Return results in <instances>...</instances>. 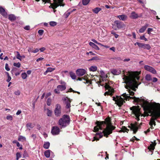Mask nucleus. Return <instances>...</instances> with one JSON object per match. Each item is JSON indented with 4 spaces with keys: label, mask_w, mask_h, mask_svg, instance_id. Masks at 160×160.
Listing matches in <instances>:
<instances>
[{
    "label": "nucleus",
    "mask_w": 160,
    "mask_h": 160,
    "mask_svg": "<svg viewBox=\"0 0 160 160\" xmlns=\"http://www.w3.org/2000/svg\"><path fill=\"white\" fill-rule=\"evenodd\" d=\"M140 73V72L129 71L127 72L126 74L123 75L122 79L124 83L126 84L125 88L128 90L129 94L124 93L122 95V98L118 96H116V97H112V100L115 101V103L118 106H122L125 102L124 100H129L132 98L129 96L130 95H134V92L130 89L135 91V88H137L138 86L140 84H138L137 81L139 79V77L138 76Z\"/></svg>",
    "instance_id": "f257e3e1"
},
{
    "label": "nucleus",
    "mask_w": 160,
    "mask_h": 160,
    "mask_svg": "<svg viewBox=\"0 0 160 160\" xmlns=\"http://www.w3.org/2000/svg\"><path fill=\"white\" fill-rule=\"evenodd\" d=\"M134 101L140 104L145 112L151 114L152 117L149 122L150 128H153V125L155 126V120L160 117V104L153 102L150 103L143 99L137 98L135 97L132 98Z\"/></svg>",
    "instance_id": "f03ea898"
},
{
    "label": "nucleus",
    "mask_w": 160,
    "mask_h": 160,
    "mask_svg": "<svg viewBox=\"0 0 160 160\" xmlns=\"http://www.w3.org/2000/svg\"><path fill=\"white\" fill-rule=\"evenodd\" d=\"M97 126L94 127V132H97L99 129L102 131V132L97 133L92 141L95 140H98L99 138H101L103 135L107 137L115 129V127L111 124L110 118L109 117L106 118L104 121L97 122Z\"/></svg>",
    "instance_id": "7ed1b4c3"
},
{
    "label": "nucleus",
    "mask_w": 160,
    "mask_h": 160,
    "mask_svg": "<svg viewBox=\"0 0 160 160\" xmlns=\"http://www.w3.org/2000/svg\"><path fill=\"white\" fill-rule=\"evenodd\" d=\"M25 1V0H23ZM39 1L40 0H36ZM45 3L48 2L51 3V5L49 7L50 8H52L53 9L56 8L59 6H63L62 4L63 0H42Z\"/></svg>",
    "instance_id": "20e7f679"
},
{
    "label": "nucleus",
    "mask_w": 160,
    "mask_h": 160,
    "mask_svg": "<svg viewBox=\"0 0 160 160\" xmlns=\"http://www.w3.org/2000/svg\"><path fill=\"white\" fill-rule=\"evenodd\" d=\"M70 118L69 116L64 115L58 121V124L61 128H64L69 124Z\"/></svg>",
    "instance_id": "39448f33"
},
{
    "label": "nucleus",
    "mask_w": 160,
    "mask_h": 160,
    "mask_svg": "<svg viewBox=\"0 0 160 160\" xmlns=\"http://www.w3.org/2000/svg\"><path fill=\"white\" fill-rule=\"evenodd\" d=\"M130 109L135 115L137 120L138 121L140 120L139 117L141 115L139 107V106H134L131 107Z\"/></svg>",
    "instance_id": "423d86ee"
},
{
    "label": "nucleus",
    "mask_w": 160,
    "mask_h": 160,
    "mask_svg": "<svg viewBox=\"0 0 160 160\" xmlns=\"http://www.w3.org/2000/svg\"><path fill=\"white\" fill-rule=\"evenodd\" d=\"M105 88L106 89L108 90V91L106 92L104 94V96L107 95L112 96L114 92L113 89L111 88L108 84L106 83Z\"/></svg>",
    "instance_id": "0eeeda50"
},
{
    "label": "nucleus",
    "mask_w": 160,
    "mask_h": 160,
    "mask_svg": "<svg viewBox=\"0 0 160 160\" xmlns=\"http://www.w3.org/2000/svg\"><path fill=\"white\" fill-rule=\"evenodd\" d=\"M91 78H92V81H94L96 82V83L98 84V85H102L101 83L102 82V80L100 77L97 75H91Z\"/></svg>",
    "instance_id": "6e6552de"
},
{
    "label": "nucleus",
    "mask_w": 160,
    "mask_h": 160,
    "mask_svg": "<svg viewBox=\"0 0 160 160\" xmlns=\"http://www.w3.org/2000/svg\"><path fill=\"white\" fill-rule=\"evenodd\" d=\"M61 106L58 104H57L56 105V108L54 110L55 115L57 116H60L61 113Z\"/></svg>",
    "instance_id": "1a4fd4ad"
},
{
    "label": "nucleus",
    "mask_w": 160,
    "mask_h": 160,
    "mask_svg": "<svg viewBox=\"0 0 160 160\" xmlns=\"http://www.w3.org/2000/svg\"><path fill=\"white\" fill-rule=\"evenodd\" d=\"M66 89V86L65 85H58L57 88L54 90V92L58 94L60 93V91H62Z\"/></svg>",
    "instance_id": "9d476101"
},
{
    "label": "nucleus",
    "mask_w": 160,
    "mask_h": 160,
    "mask_svg": "<svg viewBox=\"0 0 160 160\" xmlns=\"http://www.w3.org/2000/svg\"><path fill=\"white\" fill-rule=\"evenodd\" d=\"M86 72V70L84 69H77L76 71V74L79 77L82 76Z\"/></svg>",
    "instance_id": "9b49d317"
},
{
    "label": "nucleus",
    "mask_w": 160,
    "mask_h": 160,
    "mask_svg": "<svg viewBox=\"0 0 160 160\" xmlns=\"http://www.w3.org/2000/svg\"><path fill=\"white\" fill-rule=\"evenodd\" d=\"M145 69L151 73L155 74L157 73L156 70L152 67L148 65H145L144 66Z\"/></svg>",
    "instance_id": "f8f14e48"
},
{
    "label": "nucleus",
    "mask_w": 160,
    "mask_h": 160,
    "mask_svg": "<svg viewBox=\"0 0 160 160\" xmlns=\"http://www.w3.org/2000/svg\"><path fill=\"white\" fill-rule=\"evenodd\" d=\"M138 45L140 48H143L144 49L149 50L151 48V46L149 44H145L143 43H138Z\"/></svg>",
    "instance_id": "ddd939ff"
},
{
    "label": "nucleus",
    "mask_w": 160,
    "mask_h": 160,
    "mask_svg": "<svg viewBox=\"0 0 160 160\" xmlns=\"http://www.w3.org/2000/svg\"><path fill=\"white\" fill-rule=\"evenodd\" d=\"M60 132V129L57 127H53L52 128L51 132L53 135H56L59 134Z\"/></svg>",
    "instance_id": "4468645a"
},
{
    "label": "nucleus",
    "mask_w": 160,
    "mask_h": 160,
    "mask_svg": "<svg viewBox=\"0 0 160 160\" xmlns=\"http://www.w3.org/2000/svg\"><path fill=\"white\" fill-rule=\"evenodd\" d=\"M114 24L115 25H116L118 29L122 28L125 26L124 24H122L119 21L117 20L114 21Z\"/></svg>",
    "instance_id": "2eb2a0df"
},
{
    "label": "nucleus",
    "mask_w": 160,
    "mask_h": 160,
    "mask_svg": "<svg viewBox=\"0 0 160 160\" xmlns=\"http://www.w3.org/2000/svg\"><path fill=\"white\" fill-rule=\"evenodd\" d=\"M137 123L136 122L135 124H131V129L133 131V133H136L138 129V127L137 126Z\"/></svg>",
    "instance_id": "dca6fc26"
},
{
    "label": "nucleus",
    "mask_w": 160,
    "mask_h": 160,
    "mask_svg": "<svg viewBox=\"0 0 160 160\" xmlns=\"http://www.w3.org/2000/svg\"><path fill=\"white\" fill-rule=\"evenodd\" d=\"M0 13L4 17L7 18V13L6 12L4 9L1 7H0Z\"/></svg>",
    "instance_id": "f3484780"
},
{
    "label": "nucleus",
    "mask_w": 160,
    "mask_h": 160,
    "mask_svg": "<svg viewBox=\"0 0 160 160\" xmlns=\"http://www.w3.org/2000/svg\"><path fill=\"white\" fill-rule=\"evenodd\" d=\"M121 72V71L119 69H113L111 70L112 73L114 75H118Z\"/></svg>",
    "instance_id": "a211bd4d"
},
{
    "label": "nucleus",
    "mask_w": 160,
    "mask_h": 160,
    "mask_svg": "<svg viewBox=\"0 0 160 160\" xmlns=\"http://www.w3.org/2000/svg\"><path fill=\"white\" fill-rule=\"evenodd\" d=\"M117 18H118L120 20L124 21L126 20L127 18L128 17L127 16L125 15H118L117 16Z\"/></svg>",
    "instance_id": "6ab92c4d"
},
{
    "label": "nucleus",
    "mask_w": 160,
    "mask_h": 160,
    "mask_svg": "<svg viewBox=\"0 0 160 160\" xmlns=\"http://www.w3.org/2000/svg\"><path fill=\"white\" fill-rule=\"evenodd\" d=\"M148 26V24H146L144 26L142 27L141 28L139 31L140 33H143V32L145 30H146L147 27Z\"/></svg>",
    "instance_id": "aec40b11"
},
{
    "label": "nucleus",
    "mask_w": 160,
    "mask_h": 160,
    "mask_svg": "<svg viewBox=\"0 0 160 160\" xmlns=\"http://www.w3.org/2000/svg\"><path fill=\"white\" fill-rule=\"evenodd\" d=\"M156 145V143L155 142H152L150 144V146L148 147V149L150 151H153L154 149V147Z\"/></svg>",
    "instance_id": "412c9836"
},
{
    "label": "nucleus",
    "mask_w": 160,
    "mask_h": 160,
    "mask_svg": "<svg viewBox=\"0 0 160 160\" xmlns=\"http://www.w3.org/2000/svg\"><path fill=\"white\" fill-rule=\"evenodd\" d=\"M89 45L92 48H94L95 49L97 50H99L100 49L99 48L97 45H96L94 43L92 42H89Z\"/></svg>",
    "instance_id": "4be33fe9"
},
{
    "label": "nucleus",
    "mask_w": 160,
    "mask_h": 160,
    "mask_svg": "<svg viewBox=\"0 0 160 160\" xmlns=\"http://www.w3.org/2000/svg\"><path fill=\"white\" fill-rule=\"evenodd\" d=\"M130 18L132 19H136L138 17V16L137 14L135 12H132L130 16Z\"/></svg>",
    "instance_id": "5701e85b"
},
{
    "label": "nucleus",
    "mask_w": 160,
    "mask_h": 160,
    "mask_svg": "<svg viewBox=\"0 0 160 160\" xmlns=\"http://www.w3.org/2000/svg\"><path fill=\"white\" fill-rule=\"evenodd\" d=\"M97 68L96 66H92L89 68V70L90 71L95 72L97 70Z\"/></svg>",
    "instance_id": "b1692460"
},
{
    "label": "nucleus",
    "mask_w": 160,
    "mask_h": 160,
    "mask_svg": "<svg viewBox=\"0 0 160 160\" xmlns=\"http://www.w3.org/2000/svg\"><path fill=\"white\" fill-rule=\"evenodd\" d=\"M101 10V8H96L92 10V11L95 13L97 14Z\"/></svg>",
    "instance_id": "393cba45"
},
{
    "label": "nucleus",
    "mask_w": 160,
    "mask_h": 160,
    "mask_svg": "<svg viewBox=\"0 0 160 160\" xmlns=\"http://www.w3.org/2000/svg\"><path fill=\"white\" fill-rule=\"evenodd\" d=\"M18 140L19 141L24 142L26 140V138L25 137L20 135L18 137Z\"/></svg>",
    "instance_id": "a878e982"
},
{
    "label": "nucleus",
    "mask_w": 160,
    "mask_h": 160,
    "mask_svg": "<svg viewBox=\"0 0 160 160\" xmlns=\"http://www.w3.org/2000/svg\"><path fill=\"white\" fill-rule=\"evenodd\" d=\"M51 151L48 150L45 151L44 152V155L47 158H48L50 157V152Z\"/></svg>",
    "instance_id": "bb28decb"
},
{
    "label": "nucleus",
    "mask_w": 160,
    "mask_h": 160,
    "mask_svg": "<svg viewBox=\"0 0 160 160\" xmlns=\"http://www.w3.org/2000/svg\"><path fill=\"white\" fill-rule=\"evenodd\" d=\"M26 127L28 129L30 130L34 127V125L31 123H28L26 124Z\"/></svg>",
    "instance_id": "cd10ccee"
},
{
    "label": "nucleus",
    "mask_w": 160,
    "mask_h": 160,
    "mask_svg": "<svg viewBox=\"0 0 160 160\" xmlns=\"http://www.w3.org/2000/svg\"><path fill=\"white\" fill-rule=\"evenodd\" d=\"M71 101H69L68 102H67L66 103V108L67 109H68L67 112L70 111V108L71 107V104H70Z\"/></svg>",
    "instance_id": "c85d7f7f"
},
{
    "label": "nucleus",
    "mask_w": 160,
    "mask_h": 160,
    "mask_svg": "<svg viewBox=\"0 0 160 160\" xmlns=\"http://www.w3.org/2000/svg\"><path fill=\"white\" fill-rule=\"evenodd\" d=\"M50 143L49 142H45L43 144V147L45 149H48L50 146Z\"/></svg>",
    "instance_id": "c756f323"
},
{
    "label": "nucleus",
    "mask_w": 160,
    "mask_h": 160,
    "mask_svg": "<svg viewBox=\"0 0 160 160\" xmlns=\"http://www.w3.org/2000/svg\"><path fill=\"white\" fill-rule=\"evenodd\" d=\"M8 18L11 21H13L16 19V18L13 15L11 14L9 15Z\"/></svg>",
    "instance_id": "7c9ffc66"
},
{
    "label": "nucleus",
    "mask_w": 160,
    "mask_h": 160,
    "mask_svg": "<svg viewBox=\"0 0 160 160\" xmlns=\"http://www.w3.org/2000/svg\"><path fill=\"white\" fill-rule=\"evenodd\" d=\"M145 79L147 81H151L152 79L151 76L150 74H147L145 77Z\"/></svg>",
    "instance_id": "2f4dec72"
},
{
    "label": "nucleus",
    "mask_w": 160,
    "mask_h": 160,
    "mask_svg": "<svg viewBox=\"0 0 160 160\" xmlns=\"http://www.w3.org/2000/svg\"><path fill=\"white\" fill-rule=\"evenodd\" d=\"M70 76L73 79H75L76 78V76L74 73L72 72H70Z\"/></svg>",
    "instance_id": "473e14b6"
},
{
    "label": "nucleus",
    "mask_w": 160,
    "mask_h": 160,
    "mask_svg": "<svg viewBox=\"0 0 160 160\" xmlns=\"http://www.w3.org/2000/svg\"><path fill=\"white\" fill-rule=\"evenodd\" d=\"M55 69L54 68H48L46 70V72H51Z\"/></svg>",
    "instance_id": "72a5a7b5"
},
{
    "label": "nucleus",
    "mask_w": 160,
    "mask_h": 160,
    "mask_svg": "<svg viewBox=\"0 0 160 160\" xmlns=\"http://www.w3.org/2000/svg\"><path fill=\"white\" fill-rule=\"evenodd\" d=\"M153 31V29L151 28H148L147 30V32L150 35L151 34H152V32Z\"/></svg>",
    "instance_id": "f704fd0d"
},
{
    "label": "nucleus",
    "mask_w": 160,
    "mask_h": 160,
    "mask_svg": "<svg viewBox=\"0 0 160 160\" xmlns=\"http://www.w3.org/2000/svg\"><path fill=\"white\" fill-rule=\"evenodd\" d=\"M71 13V12L70 11V10H68L65 14L64 15L66 18H67L70 14Z\"/></svg>",
    "instance_id": "c9c22d12"
},
{
    "label": "nucleus",
    "mask_w": 160,
    "mask_h": 160,
    "mask_svg": "<svg viewBox=\"0 0 160 160\" xmlns=\"http://www.w3.org/2000/svg\"><path fill=\"white\" fill-rule=\"evenodd\" d=\"M21 76L23 79H25L27 77V75L26 72H24L22 74Z\"/></svg>",
    "instance_id": "e433bc0d"
},
{
    "label": "nucleus",
    "mask_w": 160,
    "mask_h": 160,
    "mask_svg": "<svg viewBox=\"0 0 160 160\" xmlns=\"http://www.w3.org/2000/svg\"><path fill=\"white\" fill-rule=\"evenodd\" d=\"M90 2V0H82V4L83 5H87Z\"/></svg>",
    "instance_id": "4c0bfd02"
},
{
    "label": "nucleus",
    "mask_w": 160,
    "mask_h": 160,
    "mask_svg": "<svg viewBox=\"0 0 160 160\" xmlns=\"http://www.w3.org/2000/svg\"><path fill=\"white\" fill-rule=\"evenodd\" d=\"M47 114L48 116H51L52 115V112L51 110H50L49 109H47Z\"/></svg>",
    "instance_id": "58836bf2"
},
{
    "label": "nucleus",
    "mask_w": 160,
    "mask_h": 160,
    "mask_svg": "<svg viewBox=\"0 0 160 160\" xmlns=\"http://www.w3.org/2000/svg\"><path fill=\"white\" fill-rule=\"evenodd\" d=\"M127 130H128L125 127H122V129H121L119 132H127Z\"/></svg>",
    "instance_id": "ea45409f"
},
{
    "label": "nucleus",
    "mask_w": 160,
    "mask_h": 160,
    "mask_svg": "<svg viewBox=\"0 0 160 160\" xmlns=\"http://www.w3.org/2000/svg\"><path fill=\"white\" fill-rule=\"evenodd\" d=\"M49 24L52 26H54L57 25V22L54 21H51L50 22Z\"/></svg>",
    "instance_id": "a19ab883"
},
{
    "label": "nucleus",
    "mask_w": 160,
    "mask_h": 160,
    "mask_svg": "<svg viewBox=\"0 0 160 160\" xmlns=\"http://www.w3.org/2000/svg\"><path fill=\"white\" fill-rule=\"evenodd\" d=\"M17 55L16 56L17 58L19 59L20 61H21L22 59L21 58V56L20 55L19 52H17Z\"/></svg>",
    "instance_id": "79ce46f5"
},
{
    "label": "nucleus",
    "mask_w": 160,
    "mask_h": 160,
    "mask_svg": "<svg viewBox=\"0 0 160 160\" xmlns=\"http://www.w3.org/2000/svg\"><path fill=\"white\" fill-rule=\"evenodd\" d=\"M6 119L8 120H9L10 121H12V120L13 118L12 115H8L6 117Z\"/></svg>",
    "instance_id": "37998d69"
},
{
    "label": "nucleus",
    "mask_w": 160,
    "mask_h": 160,
    "mask_svg": "<svg viewBox=\"0 0 160 160\" xmlns=\"http://www.w3.org/2000/svg\"><path fill=\"white\" fill-rule=\"evenodd\" d=\"M21 157V154L19 152H17L16 153V160H18L19 158Z\"/></svg>",
    "instance_id": "c03bdc74"
},
{
    "label": "nucleus",
    "mask_w": 160,
    "mask_h": 160,
    "mask_svg": "<svg viewBox=\"0 0 160 160\" xmlns=\"http://www.w3.org/2000/svg\"><path fill=\"white\" fill-rule=\"evenodd\" d=\"M13 66L18 68H19L21 66V64L19 62L14 63H13Z\"/></svg>",
    "instance_id": "a18cd8bd"
},
{
    "label": "nucleus",
    "mask_w": 160,
    "mask_h": 160,
    "mask_svg": "<svg viewBox=\"0 0 160 160\" xmlns=\"http://www.w3.org/2000/svg\"><path fill=\"white\" fill-rule=\"evenodd\" d=\"M138 1L140 3L143 4L142 5L143 6L144 4L146 3V0H138Z\"/></svg>",
    "instance_id": "49530a36"
},
{
    "label": "nucleus",
    "mask_w": 160,
    "mask_h": 160,
    "mask_svg": "<svg viewBox=\"0 0 160 160\" xmlns=\"http://www.w3.org/2000/svg\"><path fill=\"white\" fill-rule=\"evenodd\" d=\"M5 68L7 71H9L10 70V69L8 63H6L5 64Z\"/></svg>",
    "instance_id": "de8ad7c7"
},
{
    "label": "nucleus",
    "mask_w": 160,
    "mask_h": 160,
    "mask_svg": "<svg viewBox=\"0 0 160 160\" xmlns=\"http://www.w3.org/2000/svg\"><path fill=\"white\" fill-rule=\"evenodd\" d=\"M62 99L63 100V101H66V103L68 102L69 101H70L69 98H68L67 97H64Z\"/></svg>",
    "instance_id": "09e8293b"
},
{
    "label": "nucleus",
    "mask_w": 160,
    "mask_h": 160,
    "mask_svg": "<svg viewBox=\"0 0 160 160\" xmlns=\"http://www.w3.org/2000/svg\"><path fill=\"white\" fill-rule=\"evenodd\" d=\"M140 39L141 40H144L146 41L148 40L147 39L145 38L144 35H143L142 36H141L140 37Z\"/></svg>",
    "instance_id": "8fccbe9b"
},
{
    "label": "nucleus",
    "mask_w": 160,
    "mask_h": 160,
    "mask_svg": "<svg viewBox=\"0 0 160 160\" xmlns=\"http://www.w3.org/2000/svg\"><path fill=\"white\" fill-rule=\"evenodd\" d=\"M51 100L50 98H48L47 99V103L48 106H50L51 104Z\"/></svg>",
    "instance_id": "3c124183"
},
{
    "label": "nucleus",
    "mask_w": 160,
    "mask_h": 160,
    "mask_svg": "<svg viewBox=\"0 0 160 160\" xmlns=\"http://www.w3.org/2000/svg\"><path fill=\"white\" fill-rule=\"evenodd\" d=\"M14 93L16 95L19 96L20 95V92L19 90H18L15 92Z\"/></svg>",
    "instance_id": "603ef678"
},
{
    "label": "nucleus",
    "mask_w": 160,
    "mask_h": 160,
    "mask_svg": "<svg viewBox=\"0 0 160 160\" xmlns=\"http://www.w3.org/2000/svg\"><path fill=\"white\" fill-rule=\"evenodd\" d=\"M44 32V31L42 30H39L38 31V33L40 35H42Z\"/></svg>",
    "instance_id": "864d4df0"
},
{
    "label": "nucleus",
    "mask_w": 160,
    "mask_h": 160,
    "mask_svg": "<svg viewBox=\"0 0 160 160\" xmlns=\"http://www.w3.org/2000/svg\"><path fill=\"white\" fill-rule=\"evenodd\" d=\"M59 83L60 84H62L61 85H65L66 86V83L64 81L61 80L59 81Z\"/></svg>",
    "instance_id": "5fc2aeb1"
},
{
    "label": "nucleus",
    "mask_w": 160,
    "mask_h": 160,
    "mask_svg": "<svg viewBox=\"0 0 160 160\" xmlns=\"http://www.w3.org/2000/svg\"><path fill=\"white\" fill-rule=\"evenodd\" d=\"M68 92H77L78 94L80 93V92H77L74 91V90H73L72 89V88H70L69 89V91H68Z\"/></svg>",
    "instance_id": "6e6d98bb"
},
{
    "label": "nucleus",
    "mask_w": 160,
    "mask_h": 160,
    "mask_svg": "<svg viewBox=\"0 0 160 160\" xmlns=\"http://www.w3.org/2000/svg\"><path fill=\"white\" fill-rule=\"evenodd\" d=\"M24 28V29L27 30H29L30 29V27L29 26H25Z\"/></svg>",
    "instance_id": "4d7b16f0"
},
{
    "label": "nucleus",
    "mask_w": 160,
    "mask_h": 160,
    "mask_svg": "<svg viewBox=\"0 0 160 160\" xmlns=\"http://www.w3.org/2000/svg\"><path fill=\"white\" fill-rule=\"evenodd\" d=\"M11 79V77L9 76H8V79L7 80V81L8 82H9Z\"/></svg>",
    "instance_id": "13d9d810"
},
{
    "label": "nucleus",
    "mask_w": 160,
    "mask_h": 160,
    "mask_svg": "<svg viewBox=\"0 0 160 160\" xmlns=\"http://www.w3.org/2000/svg\"><path fill=\"white\" fill-rule=\"evenodd\" d=\"M43 59H44V58H43L41 57V58H39L37 59L36 60V61L37 62H38L39 61L42 60H43Z\"/></svg>",
    "instance_id": "bf43d9fd"
},
{
    "label": "nucleus",
    "mask_w": 160,
    "mask_h": 160,
    "mask_svg": "<svg viewBox=\"0 0 160 160\" xmlns=\"http://www.w3.org/2000/svg\"><path fill=\"white\" fill-rule=\"evenodd\" d=\"M45 49H46V48L44 47H42L40 49V51L41 52H43L45 50Z\"/></svg>",
    "instance_id": "052dcab7"
},
{
    "label": "nucleus",
    "mask_w": 160,
    "mask_h": 160,
    "mask_svg": "<svg viewBox=\"0 0 160 160\" xmlns=\"http://www.w3.org/2000/svg\"><path fill=\"white\" fill-rule=\"evenodd\" d=\"M51 95V93L50 92L48 93H47L46 96L45 98H47L48 96H50Z\"/></svg>",
    "instance_id": "680f3d73"
},
{
    "label": "nucleus",
    "mask_w": 160,
    "mask_h": 160,
    "mask_svg": "<svg viewBox=\"0 0 160 160\" xmlns=\"http://www.w3.org/2000/svg\"><path fill=\"white\" fill-rule=\"evenodd\" d=\"M39 51V49L38 48H36L34 51H32V52L36 53L38 52Z\"/></svg>",
    "instance_id": "e2e57ef3"
},
{
    "label": "nucleus",
    "mask_w": 160,
    "mask_h": 160,
    "mask_svg": "<svg viewBox=\"0 0 160 160\" xmlns=\"http://www.w3.org/2000/svg\"><path fill=\"white\" fill-rule=\"evenodd\" d=\"M21 112H21V110H18L16 112V114L17 115H19L21 113Z\"/></svg>",
    "instance_id": "0e129e2a"
},
{
    "label": "nucleus",
    "mask_w": 160,
    "mask_h": 160,
    "mask_svg": "<svg viewBox=\"0 0 160 160\" xmlns=\"http://www.w3.org/2000/svg\"><path fill=\"white\" fill-rule=\"evenodd\" d=\"M132 35L133 38L134 39H136V37L135 33L134 32H132Z\"/></svg>",
    "instance_id": "69168bd1"
},
{
    "label": "nucleus",
    "mask_w": 160,
    "mask_h": 160,
    "mask_svg": "<svg viewBox=\"0 0 160 160\" xmlns=\"http://www.w3.org/2000/svg\"><path fill=\"white\" fill-rule=\"evenodd\" d=\"M86 83H89L90 84H92V82H91V81L88 80H86Z\"/></svg>",
    "instance_id": "338daca9"
},
{
    "label": "nucleus",
    "mask_w": 160,
    "mask_h": 160,
    "mask_svg": "<svg viewBox=\"0 0 160 160\" xmlns=\"http://www.w3.org/2000/svg\"><path fill=\"white\" fill-rule=\"evenodd\" d=\"M158 80V79L156 78H154L153 79L152 81L153 82H156Z\"/></svg>",
    "instance_id": "774afa93"
}]
</instances>
